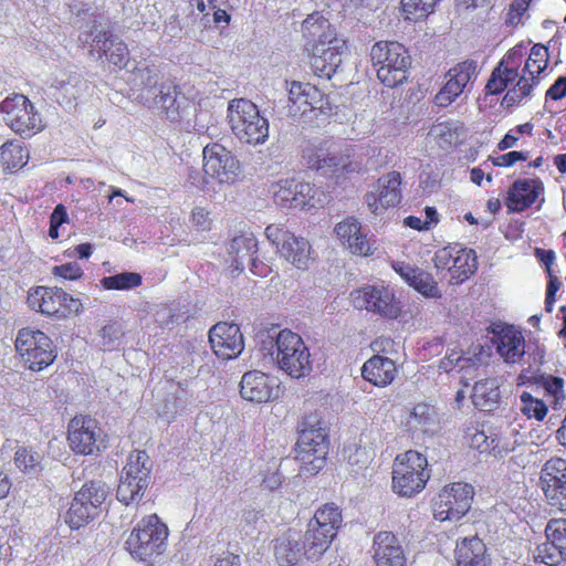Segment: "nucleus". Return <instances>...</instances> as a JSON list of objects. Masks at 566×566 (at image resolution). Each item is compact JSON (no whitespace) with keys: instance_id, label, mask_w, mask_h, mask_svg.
Returning a JSON list of instances; mask_svg holds the SVG:
<instances>
[{"instance_id":"1","label":"nucleus","mask_w":566,"mask_h":566,"mask_svg":"<svg viewBox=\"0 0 566 566\" xmlns=\"http://www.w3.org/2000/svg\"><path fill=\"white\" fill-rule=\"evenodd\" d=\"M517 50L513 49L502 59L491 73L485 85L488 94L497 95L509 87L502 99V105L511 107L522 104L532 96L534 87L538 84L539 78H535L524 72L518 73L514 57Z\"/></svg>"},{"instance_id":"2","label":"nucleus","mask_w":566,"mask_h":566,"mask_svg":"<svg viewBox=\"0 0 566 566\" xmlns=\"http://www.w3.org/2000/svg\"><path fill=\"white\" fill-rule=\"evenodd\" d=\"M169 530L156 514L143 517L125 541L133 558L153 565L168 547Z\"/></svg>"},{"instance_id":"3","label":"nucleus","mask_w":566,"mask_h":566,"mask_svg":"<svg viewBox=\"0 0 566 566\" xmlns=\"http://www.w3.org/2000/svg\"><path fill=\"white\" fill-rule=\"evenodd\" d=\"M328 453V439L325 427L317 413H310L301 422L296 459L302 469L311 474L319 472Z\"/></svg>"},{"instance_id":"4","label":"nucleus","mask_w":566,"mask_h":566,"mask_svg":"<svg viewBox=\"0 0 566 566\" xmlns=\"http://www.w3.org/2000/svg\"><path fill=\"white\" fill-rule=\"evenodd\" d=\"M228 120L232 134L248 145H263L269 138V120L249 99L235 98L228 105Z\"/></svg>"},{"instance_id":"5","label":"nucleus","mask_w":566,"mask_h":566,"mask_svg":"<svg viewBox=\"0 0 566 566\" xmlns=\"http://www.w3.org/2000/svg\"><path fill=\"white\" fill-rule=\"evenodd\" d=\"M343 523L342 512L335 504L316 510L302 536L308 560H317L329 548Z\"/></svg>"},{"instance_id":"6","label":"nucleus","mask_w":566,"mask_h":566,"mask_svg":"<svg viewBox=\"0 0 566 566\" xmlns=\"http://www.w3.org/2000/svg\"><path fill=\"white\" fill-rule=\"evenodd\" d=\"M370 59L374 66H377V77L384 85L396 87L407 81L411 57L402 44L379 41L373 45Z\"/></svg>"},{"instance_id":"7","label":"nucleus","mask_w":566,"mask_h":566,"mask_svg":"<svg viewBox=\"0 0 566 566\" xmlns=\"http://www.w3.org/2000/svg\"><path fill=\"white\" fill-rule=\"evenodd\" d=\"M271 355L276 366L292 378L305 377L313 369L307 345L298 334L290 329L279 332Z\"/></svg>"},{"instance_id":"8","label":"nucleus","mask_w":566,"mask_h":566,"mask_svg":"<svg viewBox=\"0 0 566 566\" xmlns=\"http://www.w3.org/2000/svg\"><path fill=\"white\" fill-rule=\"evenodd\" d=\"M427 465V458L418 451L398 454L392 467V491L405 497L419 493L430 478Z\"/></svg>"},{"instance_id":"9","label":"nucleus","mask_w":566,"mask_h":566,"mask_svg":"<svg viewBox=\"0 0 566 566\" xmlns=\"http://www.w3.org/2000/svg\"><path fill=\"white\" fill-rule=\"evenodd\" d=\"M272 195L275 205L286 210H310L326 201L323 191L297 178L280 179L273 184Z\"/></svg>"},{"instance_id":"10","label":"nucleus","mask_w":566,"mask_h":566,"mask_svg":"<svg viewBox=\"0 0 566 566\" xmlns=\"http://www.w3.org/2000/svg\"><path fill=\"white\" fill-rule=\"evenodd\" d=\"M0 116L8 127L22 137H31L45 127L41 114L22 94L4 98L0 103Z\"/></svg>"},{"instance_id":"11","label":"nucleus","mask_w":566,"mask_h":566,"mask_svg":"<svg viewBox=\"0 0 566 566\" xmlns=\"http://www.w3.org/2000/svg\"><path fill=\"white\" fill-rule=\"evenodd\" d=\"M151 461L145 451L135 450L127 457L117 488V499L128 505L139 501L149 485Z\"/></svg>"},{"instance_id":"12","label":"nucleus","mask_w":566,"mask_h":566,"mask_svg":"<svg viewBox=\"0 0 566 566\" xmlns=\"http://www.w3.org/2000/svg\"><path fill=\"white\" fill-rule=\"evenodd\" d=\"M15 348L24 365L34 371L46 368L56 357L51 338L39 329L21 328L15 338Z\"/></svg>"},{"instance_id":"13","label":"nucleus","mask_w":566,"mask_h":566,"mask_svg":"<svg viewBox=\"0 0 566 566\" xmlns=\"http://www.w3.org/2000/svg\"><path fill=\"white\" fill-rule=\"evenodd\" d=\"M108 490L102 482L92 481L85 483L75 493L69 511L65 514V523L72 530H78L90 523L98 513V507L106 500Z\"/></svg>"},{"instance_id":"14","label":"nucleus","mask_w":566,"mask_h":566,"mask_svg":"<svg viewBox=\"0 0 566 566\" xmlns=\"http://www.w3.org/2000/svg\"><path fill=\"white\" fill-rule=\"evenodd\" d=\"M474 495L472 485L454 482L446 485L433 500V516L438 521H459L470 510Z\"/></svg>"},{"instance_id":"15","label":"nucleus","mask_w":566,"mask_h":566,"mask_svg":"<svg viewBox=\"0 0 566 566\" xmlns=\"http://www.w3.org/2000/svg\"><path fill=\"white\" fill-rule=\"evenodd\" d=\"M480 73L478 62L465 60L451 67L444 75V84L434 96L439 107H448L461 95H468Z\"/></svg>"},{"instance_id":"16","label":"nucleus","mask_w":566,"mask_h":566,"mask_svg":"<svg viewBox=\"0 0 566 566\" xmlns=\"http://www.w3.org/2000/svg\"><path fill=\"white\" fill-rule=\"evenodd\" d=\"M29 306L48 316L59 318L82 311V303L60 287L38 286L29 292Z\"/></svg>"},{"instance_id":"17","label":"nucleus","mask_w":566,"mask_h":566,"mask_svg":"<svg viewBox=\"0 0 566 566\" xmlns=\"http://www.w3.org/2000/svg\"><path fill=\"white\" fill-rule=\"evenodd\" d=\"M265 235L276 247L277 252L295 268L306 270L310 266L313 256L311 245L306 239L294 235L279 224L268 226Z\"/></svg>"},{"instance_id":"18","label":"nucleus","mask_w":566,"mask_h":566,"mask_svg":"<svg viewBox=\"0 0 566 566\" xmlns=\"http://www.w3.org/2000/svg\"><path fill=\"white\" fill-rule=\"evenodd\" d=\"M357 310H366L386 318H397L401 312L394 291L384 285H366L350 293Z\"/></svg>"},{"instance_id":"19","label":"nucleus","mask_w":566,"mask_h":566,"mask_svg":"<svg viewBox=\"0 0 566 566\" xmlns=\"http://www.w3.org/2000/svg\"><path fill=\"white\" fill-rule=\"evenodd\" d=\"M96 21H93L88 31L81 32L78 41L83 45L90 44L91 52L96 51L98 56H105L106 60L116 67H124L128 62L127 45L118 38L99 31Z\"/></svg>"},{"instance_id":"20","label":"nucleus","mask_w":566,"mask_h":566,"mask_svg":"<svg viewBox=\"0 0 566 566\" xmlns=\"http://www.w3.org/2000/svg\"><path fill=\"white\" fill-rule=\"evenodd\" d=\"M203 171L220 184L233 182L239 172V161L222 145L213 143L203 148Z\"/></svg>"},{"instance_id":"21","label":"nucleus","mask_w":566,"mask_h":566,"mask_svg":"<svg viewBox=\"0 0 566 566\" xmlns=\"http://www.w3.org/2000/svg\"><path fill=\"white\" fill-rule=\"evenodd\" d=\"M102 429L91 417H74L69 423V444L78 454H93L99 450Z\"/></svg>"},{"instance_id":"22","label":"nucleus","mask_w":566,"mask_h":566,"mask_svg":"<svg viewBox=\"0 0 566 566\" xmlns=\"http://www.w3.org/2000/svg\"><path fill=\"white\" fill-rule=\"evenodd\" d=\"M541 483L549 504L566 511V461L560 458L548 460L542 469Z\"/></svg>"},{"instance_id":"23","label":"nucleus","mask_w":566,"mask_h":566,"mask_svg":"<svg viewBox=\"0 0 566 566\" xmlns=\"http://www.w3.org/2000/svg\"><path fill=\"white\" fill-rule=\"evenodd\" d=\"M401 176L390 171L380 177L374 188L365 195V202L374 213H379L390 207H396L401 200Z\"/></svg>"},{"instance_id":"24","label":"nucleus","mask_w":566,"mask_h":566,"mask_svg":"<svg viewBox=\"0 0 566 566\" xmlns=\"http://www.w3.org/2000/svg\"><path fill=\"white\" fill-rule=\"evenodd\" d=\"M311 51V65L315 75L331 78L342 64L346 43L342 38L335 36L326 43L314 44Z\"/></svg>"},{"instance_id":"25","label":"nucleus","mask_w":566,"mask_h":566,"mask_svg":"<svg viewBox=\"0 0 566 566\" xmlns=\"http://www.w3.org/2000/svg\"><path fill=\"white\" fill-rule=\"evenodd\" d=\"M209 342L214 354L222 359H233L244 348L243 335L234 323H217L209 331Z\"/></svg>"},{"instance_id":"26","label":"nucleus","mask_w":566,"mask_h":566,"mask_svg":"<svg viewBox=\"0 0 566 566\" xmlns=\"http://www.w3.org/2000/svg\"><path fill=\"white\" fill-rule=\"evenodd\" d=\"M544 185L538 178L515 180L507 190L505 206L509 212H523L535 202H544Z\"/></svg>"},{"instance_id":"27","label":"nucleus","mask_w":566,"mask_h":566,"mask_svg":"<svg viewBox=\"0 0 566 566\" xmlns=\"http://www.w3.org/2000/svg\"><path fill=\"white\" fill-rule=\"evenodd\" d=\"M334 232L342 245L350 253L359 256L373 254V244L363 232L361 224L356 218H345L335 226Z\"/></svg>"},{"instance_id":"28","label":"nucleus","mask_w":566,"mask_h":566,"mask_svg":"<svg viewBox=\"0 0 566 566\" xmlns=\"http://www.w3.org/2000/svg\"><path fill=\"white\" fill-rule=\"evenodd\" d=\"M392 269L400 277L418 293L427 298H440L442 292L433 275L423 269L405 262H395Z\"/></svg>"},{"instance_id":"29","label":"nucleus","mask_w":566,"mask_h":566,"mask_svg":"<svg viewBox=\"0 0 566 566\" xmlns=\"http://www.w3.org/2000/svg\"><path fill=\"white\" fill-rule=\"evenodd\" d=\"M496 353L507 365L518 364L525 355V338L514 326H505L493 336Z\"/></svg>"},{"instance_id":"30","label":"nucleus","mask_w":566,"mask_h":566,"mask_svg":"<svg viewBox=\"0 0 566 566\" xmlns=\"http://www.w3.org/2000/svg\"><path fill=\"white\" fill-rule=\"evenodd\" d=\"M276 381L269 375L251 370L245 373L240 382V394L244 400L263 403L273 398Z\"/></svg>"},{"instance_id":"31","label":"nucleus","mask_w":566,"mask_h":566,"mask_svg":"<svg viewBox=\"0 0 566 566\" xmlns=\"http://www.w3.org/2000/svg\"><path fill=\"white\" fill-rule=\"evenodd\" d=\"M287 114L297 117L317 107L322 99L319 91L310 83L293 81L287 83Z\"/></svg>"},{"instance_id":"32","label":"nucleus","mask_w":566,"mask_h":566,"mask_svg":"<svg viewBox=\"0 0 566 566\" xmlns=\"http://www.w3.org/2000/svg\"><path fill=\"white\" fill-rule=\"evenodd\" d=\"M401 424L412 434L429 433L439 424V415L434 406L421 401L406 409Z\"/></svg>"},{"instance_id":"33","label":"nucleus","mask_w":566,"mask_h":566,"mask_svg":"<svg viewBox=\"0 0 566 566\" xmlns=\"http://www.w3.org/2000/svg\"><path fill=\"white\" fill-rule=\"evenodd\" d=\"M374 558L377 566H407L403 549L390 532H379L374 537Z\"/></svg>"},{"instance_id":"34","label":"nucleus","mask_w":566,"mask_h":566,"mask_svg":"<svg viewBox=\"0 0 566 566\" xmlns=\"http://www.w3.org/2000/svg\"><path fill=\"white\" fill-rule=\"evenodd\" d=\"M188 99L172 84L161 85V90L153 102L146 104L159 111L170 122L179 120L186 112Z\"/></svg>"},{"instance_id":"35","label":"nucleus","mask_w":566,"mask_h":566,"mask_svg":"<svg viewBox=\"0 0 566 566\" xmlns=\"http://www.w3.org/2000/svg\"><path fill=\"white\" fill-rule=\"evenodd\" d=\"M128 82L132 84L133 90L137 92V98L144 105L155 99V96L161 90V85L168 84L161 82L159 72L156 69L146 65L136 67L132 72Z\"/></svg>"},{"instance_id":"36","label":"nucleus","mask_w":566,"mask_h":566,"mask_svg":"<svg viewBox=\"0 0 566 566\" xmlns=\"http://www.w3.org/2000/svg\"><path fill=\"white\" fill-rule=\"evenodd\" d=\"M274 555L282 566H293L303 558L307 559L302 535L294 530H289L275 541Z\"/></svg>"},{"instance_id":"37","label":"nucleus","mask_w":566,"mask_h":566,"mask_svg":"<svg viewBox=\"0 0 566 566\" xmlns=\"http://www.w3.org/2000/svg\"><path fill=\"white\" fill-rule=\"evenodd\" d=\"M258 251V241L253 233L244 232L234 237L230 242L228 252L231 256V266L233 271L241 272L245 262L251 263V271L255 272L256 263L254 254Z\"/></svg>"},{"instance_id":"38","label":"nucleus","mask_w":566,"mask_h":566,"mask_svg":"<svg viewBox=\"0 0 566 566\" xmlns=\"http://www.w3.org/2000/svg\"><path fill=\"white\" fill-rule=\"evenodd\" d=\"M361 376L377 387H386L396 378L397 367L392 359L375 355L363 365Z\"/></svg>"},{"instance_id":"39","label":"nucleus","mask_w":566,"mask_h":566,"mask_svg":"<svg viewBox=\"0 0 566 566\" xmlns=\"http://www.w3.org/2000/svg\"><path fill=\"white\" fill-rule=\"evenodd\" d=\"M501 379L499 377H485L478 380L472 389V402L482 411H493L501 403Z\"/></svg>"},{"instance_id":"40","label":"nucleus","mask_w":566,"mask_h":566,"mask_svg":"<svg viewBox=\"0 0 566 566\" xmlns=\"http://www.w3.org/2000/svg\"><path fill=\"white\" fill-rule=\"evenodd\" d=\"M455 559L458 566H490L485 544L478 537L463 538L457 543Z\"/></svg>"},{"instance_id":"41","label":"nucleus","mask_w":566,"mask_h":566,"mask_svg":"<svg viewBox=\"0 0 566 566\" xmlns=\"http://www.w3.org/2000/svg\"><path fill=\"white\" fill-rule=\"evenodd\" d=\"M302 34L306 41L305 46L307 50H312L313 45L316 43H326L335 36H338L328 20L318 12L308 14L303 21Z\"/></svg>"},{"instance_id":"42","label":"nucleus","mask_w":566,"mask_h":566,"mask_svg":"<svg viewBox=\"0 0 566 566\" xmlns=\"http://www.w3.org/2000/svg\"><path fill=\"white\" fill-rule=\"evenodd\" d=\"M470 446L482 453H491L495 458H502L507 453L515 451L517 442L515 440L511 443L506 437L486 434L484 431L476 430L470 437Z\"/></svg>"},{"instance_id":"43","label":"nucleus","mask_w":566,"mask_h":566,"mask_svg":"<svg viewBox=\"0 0 566 566\" xmlns=\"http://www.w3.org/2000/svg\"><path fill=\"white\" fill-rule=\"evenodd\" d=\"M450 271V284L459 285L465 282L478 269L476 254L473 250L461 248L454 256Z\"/></svg>"},{"instance_id":"44","label":"nucleus","mask_w":566,"mask_h":566,"mask_svg":"<svg viewBox=\"0 0 566 566\" xmlns=\"http://www.w3.org/2000/svg\"><path fill=\"white\" fill-rule=\"evenodd\" d=\"M324 159V169H321L319 171L323 174L333 172L337 177L346 174L359 172L366 166V163L361 158L350 159V155H347L346 157H337L326 151Z\"/></svg>"},{"instance_id":"45","label":"nucleus","mask_w":566,"mask_h":566,"mask_svg":"<svg viewBox=\"0 0 566 566\" xmlns=\"http://www.w3.org/2000/svg\"><path fill=\"white\" fill-rule=\"evenodd\" d=\"M43 454L33 447L20 446L14 453V465L24 474L34 475L42 470Z\"/></svg>"},{"instance_id":"46","label":"nucleus","mask_w":566,"mask_h":566,"mask_svg":"<svg viewBox=\"0 0 566 566\" xmlns=\"http://www.w3.org/2000/svg\"><path fill=\"white\" fill-rule=\"evenodd\" d=\"M462 129V125L457 122H440L432 125L429 130V136L440 148L447 149L458 143Z\"/></svg>"},{"instance_id":"47","label":"nucleus","mask_w":566,"mask_h":566,"mask_svg":"<svg viewBox=\"0 0 566 566\" xmlns=\"http://www.w3.org/2000/svg\"><path fill=\"white\" fill-rule=\"evenodd\" d=\"M27 158L28 151L19 143L8 142L0 148V163L7 169L23 167Z\"/></svg>"},{"instance_id":"48","label":"nucleus","mask_w":566,"mask_h":566,"mask_svg":"<svg viewBox=\"0 0 566 566\" xmlns=\"http://www.w3.org/2000/svg\"><path fill=\"white\" fill-rule=\"evenodd\" d=\"M548 64V50L543 44H534L522 72L538 78Z\"/></svg>"},{"instance_id":"49","label":"nucleus","mask_w":566,"mask_h":566,"mask_svg":"<svg viewBox=\"0 0 566 566\" xmlns=\"http://www.w3.org/2000/svg\"><path fill=\"white\" fill-rule=\"evenodd\" d=\"M77 78L66 77V78H55L51 88L54 91L52 93L53 97L56 99L59 104H70L74 99H76L78 90H77Z\"/></svg>"},{"instance_id":"50","label":"nucleus","mask_w":566,"mask_h":566,"mask_svg":"<svg viewBox=\"0 0 566 566\" xmlns=\"http://www.w3.org/2000/svg\"><path fill=\"white\" fill-rule=\"evenodd\" d=\"M105 290H130L142 284V276L136 272H122L101 280Z\"/></svg>"},{"instance_id":"51","label":"nucleus","mask_w":566,"mask_h":566,"mask_svg":"<svg viewBox=\"0 0 566 566\" xmlns=\"http://www.w3.org/2000/svg\"><path fill=\"white\" fill-rule=\"evenodd\" d=\"M520 410L528 419L542 421L546 417L548 409L542 399L533 397L527 391H523L520 395Z\"/></svg>"},{"instance_id":"52","label":"nucleus","mask_w":566,"mask_h":566,"mask_svg":"<svg viewBox=\"0 0 566 566\" xmlns=\"http://www.w3.org/2000/svg\"><path fill=\"white\" fill-rule=\"evenodd\" d=\"M438 0H401L406 19L417 21L428 17L434 9Z\"/></svg>"},{"instance_id":"53","label":"nucleus","mask_w":566,"mask_h":566,"mask_svg":"<svg viewBox=\"0 0 566 566\" xmlns=\"http://www.w3.org/2000/svg\"><path fill=\"white\" fill-rule=\"evenodd\" d=\"M533 558L535 563L543 566H557L562 558V552L547 539L534 549Z\"/></svg>"},{"instance_id":"54","label":"nucleus","mask_w":566,"mask_h":566,"mask_svg":"<svg viewBox=\"0 0 566 566\" xmlns=\"http://www.w3.org/2000/svg\"><path fill=\"white\" fill-rule=\"evenodd\" d=\"M547 539L555 545L560 552L566 549V520H552L546 528Z\"/></svg>"},{"instance_id":"55","label":"nucleus","mask_w":566,"mask_h":566,"mask_svg":"<svg viewBox=\"0 0 566 566\" xmlns=\"http://www.w3.org/2000/svg\"><path fill=\"white\" fill-rule=\"evenodd\" d=\"M458 250L459 245H447L436 251L432 259L434 268L438 271L448 270L450 272Z\"/></svg>"},{"instance_id":"56","label":"nucleus","mask_w":566,"mask_h":566,"mask_svg":"<svg viewBox=\"0 0 566 566\" xmlns=\"http://www.w3.org/2000/svg\"><path fill=\"white\" fill-rule=\"evenodd\" d=\"M543 387L546 390V392L553 397L554 405L556 408L558 405H560L565 400V392H564V379L560 377L555 376H548L544 378L543 380Z\"/></svg>"},{"instance_id":"57","label":"nucleus","mask_w":566,"mask_h":566,"mask_svg":"<svg viewBox=\"0 0 566 566\" xmlns=\"http://www.w3.org/2000/svg\"><path fill=\"white\" fill-rule=\"evenodd\" d=\"M52 274L64 280H77L83 275V270L77 262H69L55 265L52 269Z\"/></svg>"},{"instance_id":"58","label":"nucleus","mask_w":566,"mask_h":566,"mask_svg":"<svg viewBox=\"0 0 566 566\" xmlns=\"http://www.w3.org/2000/svg\"><path fill=\"white\" fill-rule=\"evenodd\" d=\"M327 150L324 148H314L308 147L304 150L303 158L311 169L321 170L324 169L323 161L325 160V153Z\"/></svg>"},{"instance_id":"59","label":"nucleus","mask_w":566,"mask_h":566,"mask_svg":"<svg viewBox=\"0 0 566 566\" xmlns=\"http://www.w3.org/2000/svg\"><path fill=\"white\" fill-rule=\"evenodd\" d=\"M531 1L532 0H513L510 6L506 22L512 25L518 24Z\"/></svg>"},{"instance_id":"60","label":"nucleus","mask_w":566,"mask_h":566,"mask_svg":"<svg viewBox=\"0 0 566 566\" xmlns=\"http://www.w3.org/2000/svg\"><path fill=\"white\" fill-rule=\"evenodd\" d=\"M211 218L210 212L205 208L196 207L191 213V223L192 226L200 231L209 230L211 227Z\"/></svg>"},{"instance_id":"61","label":"nucleus","mask_w":566,"mask_h":566,"mask_svg":"<svg viewBox=\"0 0 566 566\" xmlns=\"http://www.w3.org/2000/svg\"><path fill=\"white\" fill-rule=\"evenodd\" d=\"M333 6L346 14H354L359 9L367 8L370 4L369 0H332Z\"/></svg>"},{"instance_id":"62","label":"nucleus","mask_w":566,"mask_h":566,"mask_svg":"<svg viewBox=\"0 0 566 566\" xmlns=\"http://www.w3.org/2000/svg\"><path fill=\"white\" fill-rule=\"evenodd\" d=\"M468 360V358H463L458 355V353H452L440 361L439 368L446 373L451 371L457 366H459L460 369H464Z\"/></svg>"},{"instance_id":"63","label":"nucleus","mask_w":566,"mask_h":566,"mask_svg":"<svg viewBox=\"0 0 566 566\" xmlns=\"http://www.w3.org/2000/svg\"><path fill=\"white\" fill-rule=\"evenodd\" d=\"M468 360V358H463L458 355V353H452L440 361L439 368L446 373L451 371L457 366H459L460 369H464Z\"/></svg>"},{"instance_id":"64","label":"nucleus","mask_w":566,"mask_h":566,"mask_svg":"<svg viewBox=\"0 0 566 566\" xmlns=\"http://www.w3.org/2000/svg\"><path fill=\"white\" fill-rule=\"evenodd\" d=\"M546 96L558 101L566 96V76L558 77L555 83L547 90Z\"/></svg>"}]
</instances>
